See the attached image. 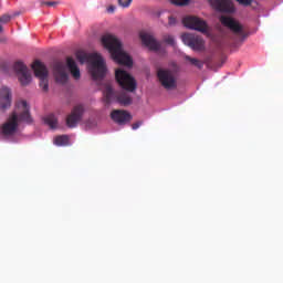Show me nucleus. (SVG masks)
I'll return each mask as SVG.
<instances>
[{
  "label": "nucleus",
  "instance_id": "1",
  "mask_svg": "<svg viewBox=\"0 0 283 283\" xmlns=\"http://www.w3.org/2000/svg\"><path fill=\"white\" fill-rule=\"evenodd\" d=\"M102 45L108 50L113 61L118 63V65H125L126 67H132L134 65V60L129 54L125 53L123 50V43L120 40L113 34L106 33L102 36Z\"/></svg>",
  "mask_w": 283,
  "mask_h": 283
},
{
  "label": "nucleus",
  "instance_id": "2",
  "mask_svg": "<svg viewBox=\"0 0 283 283\" xmlns=\"http://www.w3.org/2000/svg\"><path fill=\"white\" fill-rule=\"evenodd\" d=\"M19 120L32 123L30 106L25 101H21L17 104V112H13L8 122L1 126L2 136H14L19 127Z\"/></svg>",
  "mask_w": 283,
  "mask_h": 283
},
{
  "label": "nucleus",
  "instance_id": "3",
  "mask_svg": "<svg viewBox=\"0 0 283 283\" xmlns=\"http://www.w3.org/2000/svg\"><path fill=\"white\" fill-rule=\"evenodd\" d=\"M75 56L82 65L83 63H91L88 71L93 81H103V78H105V74H107V66H105V60H103L101 54L77 51Z\"/></svg>",
  "mask_w": 283,
  "mask_h": 283
},
{
  "label": "nucleus",
  "instance_id": "4",
  "mask_svg": "<svg viewBox=\"0 0 283 283\" xmlns=\"http://www.w3.org/2000/svg\"><path fill=\"white\" fill-rule=\"evenodd\" d=\"M104 103H106V105L118 103L119 105L127 107V105H132L133 99L129 94L125 92H116L112 88V85H106L104 90Z\"/></svg>",
  "mask_w": 283,
  "mask_h": 283
},
{
  "label": "nucleus",
  "instance_id": "5",
  "mask_svg": "<svg viewBox=\"0 0 283 283\" xmlns=\"http://www.w3.org/2000/svg\"><path fill=\"white\" fill-rule=\"evenodd\" d=\"M157 78L165 90H176L178 87V78L176 73L169 69H158Z\"/></svg>",
  "mask_w": 283,
  "mask_h": 283
},
{
  "label": "nucleus",
  "instance_id": "6",
  "mask_svg": "<svg viewBox=\"0 0 283 283\" xmlns=\"http://www.w3.org/2000/svg\"><path fill=\"white\" fill-rule=\"evenodd\" d=\"M115 78L122 90H126V92H136V80L126 71L118 69L115 72Z\"/></svg>",
  "mask_w": 283,
  "mask_h": 283
},
{
  "label": "nucleus",
  "instance_id": "7",
  "mask_svg": "<svg viewBox=\"0 0 283 283\" xmlns=\"http://www.w3.org/2000/svg\"><path fill=\"white\" fill-rule=\"evenodd\" d=\"M34 75L40 80V87L43 92H48L50 85L48 83V67L40 60H35L31 65Z\"/></svg>",
  "mask_w": 283,
  "mask_h": 283
},
{
  "label": "nucleus",
  "instance_id": "8",
  "mask_svg": "<svg viewBox=\"0 0 283 283\" xmlns=\"http://www.w3.org/2000/svg\"><path fill=\"white\" fill-rule=\"evenodd\" d=\"M182 23L185 28H189V30H196L202 34H207V32H209V24H207V21L196 15H188L184 18Z\"/></svg>",
  "mask_w": 283,
  "mask_h": 283
},
{
  "label": "nucleus",
  "instance_id": "9",
  "mask_svg": "<svg viewBox=\"0 0 283 283\" xmlns=\"http://www.w3.org/2000/svg\"><path fill=\"white\" fill-rule=\"evenodd\" d=\"M13 70L18 76V81H20L23 87L32 83V73H30V69H28V65H25V63L21 61L14 62Z\"/></svg>",
  "mask_w": 283,
  "mask_h": 283
},
{
  "label": "nucleus",
  "instance_id": "10",
  "mask_svg": "<svg viewBox=\"0 0 283 283\" xmlns=\"http://www.w3.org/2000/svg\"><path fill=\"white\" fill-rule=\"evenodd\" d=\"M182 43L191 48L195 52H202L205 50V39L202 36L185 33L181 35Z\"/></svg>",
  "mask_w": 283,
  "mask_h": 283
},
{
  "label": "nucleus",
  "instance_id": "11",
  "mask_svg": "<svg viewBox=\"0 0 283 283\" xmlns=\"http://www.w3.org/2000/svg\"><path fill=\"white\" fill-rule=\"evenodd\" d=\"M83 114H85V108L83 105H76L72 109L71 114L66 117V125L72 129L83 120Z\"/></svg>",
  "mask_w": 283,
  "mask_h": 283
},
{
  "label": "nucleus",
  "instance_id": "12",
  "mask_svg": "<svg viewBox=\"0 0 283 283\" xmlns=\"http://www.w3.org/2000/svg\"><path fill=\"white\" fill-rule=\"evenodd\" d=\"M211 8L217 10V12H224L226 14H231L235 12V7L231 0H208Z\"/></svg>",
  "mask_w": 283,
  "mask_h": 283
},
{
  "label": "nucleus",
  "instance_id": "13",
  "mask_svg": "<svg viewBox=\"0 0 283 283\" xmlns=\"http://www.w3.org/2000/svg\"><path fill=\"white\" fill-rule=\"evenodd\" d=\"M12 106V91L8 86L0 88V111L6 112Z\"/></svg>",
  "mask_w": 283,
  "mask_h": 283
},
{
  "label": "nucleus",
  "instance_id": "14",
  "mask_svg": "<svg viewBox=\"0 0 283 283\" xmlns=\"http://www.w3.org/2000/svg\"><path fill=\"white\" fill-rule=\"evenodd\" d=\"M53 72L56 83H61V85H65V83H67L69 76L65 72V64L63 62H55L53 64Z\"/></svg>",
  "mask_w": 283,
  "mask_h": 283
},
{
  "label": "nucleus",
  "instance_id": "15",
  "mask_svg": "<svg viewBox=\"0 0 283 283\" xmlns=\"http://www.w3.org/2000/svg\"><path fill=\"white\" fill-rule=\"evenodd\" d=\"M111 118L117 125H127V123L132 120V114H129L127 111L114 109L111 113Z\"/></svg>",
  "mask_w": 283,
  "mask_h": 283
},
{
  "label": "nucleus",
  "instance_id": "16",
  "mask_svg": "<svg viewBox=\"0 0 283 283\" xmlns=\"http://www.w3.org/2000/svg\"><path fill=\"white\" fill-rule=\"evenodd\" d=\"M140 40L144 45L149 50H153V52H158V50H160V42H158L154 35L149 33H140Z\"/></svg>",
  "mask_w": 283,
  "mask_h": 283
},
{
  "label": "nucleus",
  "instance_id": "17",
  "mask_svg": "<svg viewBox=\"0 0 283 283\" xmlns=\"http://www.w3.org/2000/svg\"><path fill=\"white\" fill-rule=\"evenodd\" d=\"M222 25L229 28L234 34H240L242 32V24L229 17H221L220 19Z\"/></svg>",
  "mask_w": 283,
  "mask_h": 283
},
{
  "label": "nucleus",
  "instance_id": "18",
  "mask_svg": "<svg viewBox=\"0 0 283 283\" xmlns=\"http://www.w3.org/2000/svg\"><path fill=\"white\" fill-rule=\"evenodd\" d=\"M66 65L75 81H78L81 78V69H78V65H76V61H74L73 57H66Z\"/></svg>",
  "mask_w": 283,
  "mask_h": 283
},
{
  "label": "nucleus",
  "instance_id": "19",
  "mask_svg": "<svg viewBox=\"0 0 283 283\" xmlns=\"http://www.w3.org/2000/svg\"><path fill=\"white\" fill-rule=\"evenodd\" d=\"M45 125H49L51 129H56V126L59 125V119L54 114L46 115L44 117Z\"/></svg>",
  "mask_w": 283,
  "mask_h": 283
},
{
  "label": "nucleus",
  "instance_id": "20",
  "mask_svg": "<svg viewBox=\"0 0 283 283\" xmlns=\"http://www.w3.org/2000/svg\"><path fill=\"white\" fill-rule=\"evenodd\" d=\"M54 145L57 147H65L70 145V137L67 135H60L54 138Z\"/></svg>",
  "mask_w": 283,
  "mask_h": 283
},
{
  "label": "nucleus",
  "instance_id": "21",
  "mask_svg": "<svg viewBox=\"0 0 283 283\" xmlns=\"http://www.w3.org/2000/svg\"><path fill=\"white\" fill-rule=\"evenodd\" d=\"M185 61H189L190 65H193L195 67H198V70H202V67H205V63H202V61H200L196 57L185 55Z\"/></svg>",
  "mask_w": 283,
  "mask_h": 283
},
{
  "label": "nucleus",
  "instance_id": "22",
  "mask_svg": "<svg viewBox=\"0 0 283 283\" xmlns=\"http://www.w3.org/2000/svg\"><path fill=\"white\" fill-rule=\"evenodd\" d=\"M189 1L190 0H170V3H172V6H189Z\"/></svg>",
  "mask_w": 283,
  "mask_h": 283
},
{
  "label": "nucleus",
  "instance_id": "23",
  "mask_svg": "<svg viewBox=\"0 0 283 283\" xmlns=\"http://www.w3.org/2000/svg\"><path fill=\"white\" fill-rule=\"evenodd\" d=\"M164 42L167 43L168 45H176V40L174 39V35H165L164 36Z\"/></svg>",
  "mask_w": 283,
  "mask_h": 283
},
{
  "label": "nucleus",
  "instance_id": "24",
  "mask_svg": "<svg viewBox=\"0 0 283 283\" xmlns=\"http://www.w3.org/2000/svg\"><path fill=\"white\" fill-rule=\"evenodd\" d=\"M60 3V1H41V6H48L49 8H54Z\"/></svg>",
  "mask_w": 283,
  "mask_h": 283
},
{
  "label": "nucleus",
  "instance_id": "25",
  "mask_svg": "<svg viewBox=\"0 0 283 283\" xmlns=\"http://www.w3.org/2000/svg\"><path fill=\"white\" fill-rule=\"evenodd\" d=\"M11 20H12V15H10V14H3V15L0 18V23H10Z\"/></svg>",
  "mask_w": 283,
  "mask_h": 283
},
{
  "label": "nucleus",
  "instance_id": "26",
  "mask_svg": "<svg viewBox=\"0 0 283 283\" xmlns=\"http://www.w3.org/2000/svg\"><path fill=\"white\" fill-rule=\"evenodd\" d=\"M133 0H118V3L122 8H129L132 6Z\"/></svg>",
  "mask_w": 283,
  "mask_h": 283
},
{
  "label": "nucleus",
  "instance_id": "27",
  "mask_svg": "<svg viewBox=\"0 0 283 283\" xmlns=\"http://www.w3.org/2000/svg\"><path fill=\"white\" fill-rule=\"evenodd\" d=\"M240 6H251L253 3V0H235Z\"/></svg>",
  "mask_w": 283,
  "mask_h": 283
},
{
  "label": "nucleus",
  "instance_id": "28",
  "mask_svg": "<svg viewBox=\"0 0 283 283\" xmlns=\"http://www.w3.org/2000/svg\"><path fill=\"white\" fill-rule=\"evenodd\" d=\"M168 24H169V25H176V18H174L172 15H170V17L168 18Z\"/></svg>",
  "mask_w": 283,
  "mask_h": 283
},
{
  "label": "nucleus",
  "instance_id": "29",
  "mask_svg": "<svg viewBox=\"0 0 283 283\" xmlns=\"http://www.w3.org/2000/svg\"><path fill=\"white\" fill-rule=\"evenodd\" d=\"M143 125V122H136L132 125V129H138Z\"/></svg>",
  "mask_w": 283,
  "mask_h": 283
},
{
  "label": "nucleus",
  "instance_id": "30",
  "mask_svg": "<svg viewBox=\"0 0 283 283\" xmlns=\"http://www.w3.org/2000/svg\"><path fill=\"white\" fill-rule=\"evenodd\" d=\"M114 10H115V8H114L113 6H111V7L108 8V12H114Z\"/></svg>",
  "mask_w": 283,
  "mask_h": 283
},
{
  "label": "nucleus",
  "instance_id": "31",
  "mask_svg": "<svg viewBox=\"0 0 283 283\" xmlns=\"http://www.w3.org/2000/svg\"><path fill=\"white\" fill-rule=\"evenodd\" d=\"M3 32V27L2 25H0V33H2Z\"/></svg>",
  "mask_w": 283,
  "mask_h": 283
}]
</instances>
